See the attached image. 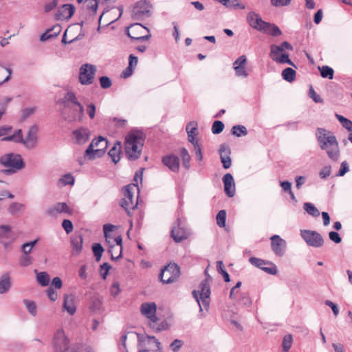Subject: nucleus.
I'll use <instances>...</instances> for the list:
<instances>
[{
	"mask_svg": "<svg viewBox=\"0 0 352 352\" xmlns=\"http://www.w3.org/2000/svg\"><path fill=\"white\" fill-rule=\"evenodd\" d=\"M120 342L126 352H162L161 343L155 337L133 331L124 332Z\"/></svg>",
	"mask_w": 352,
	"mask_h": 352,
	"instance_id": "nucleus-1",
	"label": "nucleus"
},
{
	"mask_svg": "<svg viewBox=\"0 0 352 352\" xmlns=\"http://www.w3.org/2000/svg\"><path fill=\"white\" fill-rule=\"evenodd\" d=\"M316 137L320 149L325 151L331 160L338 162L340 157V151L334 133L324 128H318Z\"/></svg>",
	"mask_w": 352,
	"mask_h": 352,
	"instance_id": "nucleus-2",
	"label": "nucleus"
},
{
	"mask_svg": "<svg viewBox=\"0 0 352 352\" xmlns=\"http://www.w3.org/2000/svg\"><path fill=\"white\" fill-rule=\"evenodd\" d=\"M247 21L250 27L263 34L272 36L282 34V31L276 25L263 21L261 16L255 12L251 11L248 13Z\"/></svg>",
	"mask_w": 352,
	"mask_h": 352,
	"instance_id": "nucleus-3",
	"label": "nucleus"
},
{
	"mask_svg": "<svg viewBox=\"0 0 352 352\" xmlns=\"http://www.w3.org/2000/svg\"><path fill=\"white\" fill-rule=\"evenodd\" d=\"M206 278L203 280L197 289L193 290L192 292V296L195 299L199 307V312L204 309L208 311L210 303V287L209 282L212 278L208 274L207 270H205Z\"/></svg>",
	"mask_w": 352,
	"mask_h": 352,
	"instance_id": "nucleus-4",
	"label": "nucleus"
},
{
	"mask_svg": "<svg viewBox=\"0 0 352 352\" xmlns=\"http://www.w3.org/2000/svg\"><path fill=\"white\" fill-rule=\"evenodd\" d=\"M144 145V139L141 134L136 132L129 133L125 138L124 151L126 157L132 160L140 157L142 146Z\"/></svg>",
	"mask_w": 352,
	"mask_h": 352,
	"instance_id": "nucleus-5",
	"label": "nucleus"
},
{
	"mask_svg": "<svg viewBox=\"0 0 352 352\" xmlns=\"http://www.w3.org/2000/svg\"><path fill=\"white\" fill-rule=\"evenodd\" d=\"M38 127L37 125L32 126L27 133L25 138H23L22 131L16 130L13 135L4 137L3 141H13L17 143L23 144L29 149L34 148L38 141Z\"/></svg>",
	"mask_w": 352,
	"mask_h": 352,
	"instance_id": "nucleus-6",
	"label": "nucleus"
},
{
	"mask_svg": "<svg viewBox=\"0 0 352 352\" xmlns=\"http://www.w3.org/2000/svg\"><path fill=\"white\" fill-rule=\"evenodd\" d=\"M108 146V141L103 137L94 139L85 150L84 157L89 160H94L102 157Z\"/></svg>",
	"mask_w": 352,
	"mask_h": 352,
	"instance_id": "nucleus-7",
	"label": "nucleus"
},
{
	"mask_svg": "<svg viewBox=\"0 0 352 352\" xmlns=\"http://www.w3.org/2000/svg\"><path fill=\"white\" fill-rule=\"evenodd\" d=\"M52 344L56 352H76V346L70 343L62 329H59L55 332Z\"/></svg>",
	"mask_w": 352,
	"mask_h": 352,
	"instance_id": "nucleus-8",
	"label": "nucleus"
},
{
	"mask_svg": "<svg viewBox=\"0 0 352 352\" xmlns=\"http://www.w3.org/2000/svg\"><path fill=\"white\" fill-rule=\"evenodd\" d=\"M0 163L8 169L5 173H14L24 168L25 164L21 156L16 153L5 154L0 157Z\"/></svg>",
	"mask_w": 352,
	"mask_h": 352,
	"instance_id": "nucleus-9",
	"label": "nucleus"
},
{
	"mask_svg": "<svg viewBox=\"0 0 352 352\" xmlns=\"http://www.w3.org/2000/svg\"><path fill=\"white\" fill-rule=\"evenodd\" d=\"M138 190L135 184H129L122 189L124 197L120 201V206L125 209L129 214L131 210H134L138 206V199H134V193Z\"/></svg>",
	"mask_w": 352,
	"mask_h": 352,
	"instance_id": "nucleus-10",
	"label": "nucleus"
},
{
	"mask_svg": "<svg viewBox=\"0 0 352 352\" xmlns=\"http://www.w3.org/2000/svg\"><path fill=\"white\" fill-rule=\"evenodd\" d=\"M108 245V252L113 260L122 257V239L121 236H114L113 234L104 235Z\"/></svg>",
	"mask_w": 352,
	"mask_h": 352,
	"instance_id": "nucleus-11",
	"label": "nucleus"
},
{
	"mask_svg": "<svg viewBox=\"0 0 352 352\" xmlns=\"http://www.w3.org/2000/svg\"><path fill=\"white\" fill-rule=\"evenodd\" d=\"M61 113L63 119L69 123L81 122L84 116V107L79 105L63 107Z\"/></svg>",
	"mask_w": 352,
	"mask_h": 352,
	"instance_id": "nucleus-12",
	"label": "nucleus"
},
{
	"mask_svg": "<svg viewBox=\"0 0 352 352\" xmlns=\"http://www.w3.org/2000/svg\"><path fill=\"white\" fill-rule=\"evenodd\" d=\"M151 4L145 0L137 2L133 8L131 16L135 20H141L151 15Z\"/></svg>",
	"mask_w": 352,
	"mask_h": 352,
	"instance_id": "nucleus-13",
	"label": "nucleus"
},
{
	"mask_svg": "<svg viewBox=\"0 0 352 352\" xmlns=\"http://www.w3.org/2000/svg\"><path fill=\"white\" fill-rule=\"evenodd\" d=\"M300 236L306 243L314 248H320L324 243V239L321 234L316 231L310 230H301Z\"/></svg>",
	"mask_w": 352,
	"mask_h": 352,
	"instance_id": "nucleus-14",
	"label": "nucleus"
},
{
	"mask_svg": "<svg viewBox=\"0 0 352 352\" xmlns=\"http://www.w3.org/2000/svg\"><path fill=\"white\" fill-rule=\"evenodd\" d=\"M179 274V266L175 263H170L162 270L160 278L162 282L168 284L174 282Z\"/></svg>",
	"mask_w": 352,
	"mask_h": 352,
	"instance_id": "nucleus-15",
	"label": "nucleus"
},
{
	"mask_svg": "<svg viewBox=\"0 0 352 352\" xmlns=\"http://www.w3.org/2000/svg\"><path fill=\"white\" fill-rule=\"evenodd\" d=\"M96 72V67L95 65L89 63L82 65L79 72L80 82L84 85L92 84Z\"/></svg>",
	"mask_w": 352,
	"mask_h": 352,
	"instance_id": "nucleus-16",
	"label": "nucleus"
},
{
	"mask_svg": "<svg viewBox=\"0 0 352 352\" xmlns=\"http://www.w3.org/2000/svg\"><path fill=\"white\" fill-rule=\"evenodd\" d=\"M141 314L148 320L151 328H155V323L158 321L156 316L157 306L153 302H144L140 307Z\"/></svg>",
	"mask_w": 352,
	"mask_h": 352,
	"instance_id": "nucleus-17",
	"label": "nucleus"
},
{
	"mask_svg": "<svg viewBox=\"0 0 352 352\" xmlns=\"http://www.w3.org/2000/svg\"><path fill=\"white\" fill-rule=\"evenodd\" d=\"M270 57L276 63L279 64L287 63L296 67L294 63L289 59V54L285 52L280 47L276 45L270 46Z\"/></svg>",
	"mask_w": 352,
	"mask_h": 352,
	"instance_id": "nucleus-18",
	"label": "nucleus"
},
{
	"mask_svg": "<svg viewBox=\"0 0 352 352\" xmlns=\"http://www.w3.org/2000/svg\"><path fill=\"white\" fill-rule=\"evenodd\" d=\"M127 34L131 39L138 41L148 40L151 36L148 28L138 23L130 27Z\"/></svg>",
	"mask_w": 352,
	"mask_h": 352,
	"instance_id": "nucleus-19",
	"label": "nucleus"
},
{
	"mask_svg": "<svg viewBox=\"0 0 352 352\" xmlns=\"http://www.w3.org/2000/svg\"><path fill=\"white\" fill-rule=\"evenodd\" d=\"M190 235V232L186 228L185 223L181 219H177V223L172 228L171 236L173 240L179 243L186 239Z\"/></svg>",
	"mask_w": 352,
	"mask_h": 352,
	"instance_id": "nucleus-20",
	"label": "nucleus"
},
{
	"mask_svg": "<svg viewBox=\"0 0 352 352\" xmlns=\"http://www.w3.org/2000/svg\"><path fill=\"white\" fill-rule=\"evenodd\" d=\"M16 239V236L10 226H0V242L5 248H8Z\"/></svg>",
	"mask_w": 352,
	"mask_h": 352,
	"instance_id": "nucleus-21",
	"label": "nucleus"
},
{
	"mask_svg": "<svg viewBox=\"0 0 352 352\" xmlns=\"http://www.w3.org/2000/svg\"><path fill=\"white\" fill-rule=\"evenodd\" d=\"M270 241L273 252L278 256H283L286 250L287 242L277 234L272 236Z\"/></svg>",
	"mask_w": 352,
	"mask_h": 352,
	"instance_id": "nucleus-22",
	"label": "nucleus"
},
{
	"mask_svg": "<svg viewBox=\"0 0 352 352\" xmlns=\"http://www.w3.org/2000/svg\"><path fill=\"white\" fill-rule=\"evenodd\" d=\"M246 63L247 58L245 55L239 56L234 61L233 69L237 77L245 78L248 76L249 74L245 67Z\"/></svg>",
	"mask_w": 352,
	"mask_h": 352,
	"instance_id": "nucleus-23",
	"label": "nucleus"
},
{
	"mask_svg": "<svg viewBox=\"0 0 352 352\" xmlns=\"http://www.w3.org/2000/svg\"><path fill=\"white\" fill-rule=\"evenodd\" d=\"M90 131L87 127H80L72 132V138L77 144H84L89 139Z\"/></svg>",
	"mask_w": 352,
	"mask_h": 352,
	"instance_id": "nucleus-24",
	"label": "nucleus"
},
{
	"mask_svg": "<svg viewBox=\"0 0 352 352\" xmlns=\"http://www.w3.org/2000/svg\"><path fill=\"white\" fill-rule=\"evenodd\" d=\"M72 210L65 202H58L49 207L46 213L50 217H57L61 213L71 214Z\"/></svg>",
	"mask_w": 352,
	"mask_h": 352,
	"instance_id": "nucleus-25",
	"label": "nucleus"
},
{
	"mask_svg": "<svg viewBox=\"0 0 352 352\" xmlns=\"http://www.w3.org/2000/svg\"><path fill=\"white\" fill-rule=\"evenodd\" d=\"M223 183L224 185V191L228 197H232L236 193L235 183L233 176L230 173H226L223 177Z\"/></svg>",
	"mask_w": 352,
	"mask_h": 352,
	"instance_id": "nucleus-26",
	"label": "nucleus"
},
{
	"mask_svg": "<svg viewBox=\"0 0 352 352\" xmlns=\"http://www.w3.org/2000/svg\"><path fill=\"white\" fill-rule=\"evenodd\" d=\"M162 163L171 171L177 173L179 170V159L175 155H168L162 157Z\"/></svg>",
	"mask_w": 352,
	"mask_h": 352,
	"instance_id": "nucleus-27",
	"label": "nucleus"
},
{
	"mask_svg": "<svg viewBox=\"0 0 352 352\" xmlns=\"http://www.w3.org/2000/svg\"><path fill=\"white\" fill-rule=\"evenodd\" d=\"M75 11L74 7L71 4H65L58 8L56 13L58 20H66L70 19Z\"/></svg>",
	"mask_w": 352,
	"mask_h": 352,
	"instance_id": "nucleus-28",
	"label": "nucleus"
},
{
	"mask_svg": "<svg viewBox=\"0 0 352 352\" xmlns=\"http://www.w3.org/2000/svg\"><path fill=\"white\" fill-rule=\"evenodd\" d=\"M219 155L223 167L225 169H228L232 165L230 149L228 146L222 144L219 148Z\"/></svg>",
	"mask_w": 352,
	"mask_h": 352,
	"instance_id": "nucleus-29",
	"label": "nucleus"
},
{
	"mask_svg": "<svg viewBox=\"0 0 352 352\" xmlns=\"http://www.w3.org/2000/svg\"><path fill=\"white\" fill-rule=\"evenodd\" d=\"M249 261L252 265L261 269L262 270L270 274H276L277 273V269L276 266H274L273 267H264V265L267 264V262H266L263 259L258 258L256 257H250L249 258Z\"/></svg>",
	"mask_w": 352,
	"mask_h": 352,
	"instance_id": "nucleus-30",
	"label": "nucleus"
},
{
	"mask_svg": "<svg viewBox=\"0 0 352 352\" xmlns=\"http://www.w3.org/2000/svg\"><path fill=\"white\" fill-rule=\"evenodd\" d=\"M63 310L67 311L70 316H73L76 313V307L74 297L72 295L66 294L64 296Z\"/></svg>",
	"mask_w": 352,
	"mask_h": 352,
	"instance_id": "nucleus-31",
	"label": "nucleus"
},
{
	"mask_svg": "<svg viewBox=\"0 0 352 352\" xmlns=\"http://www.w3.org/2000/svg\"><path fill=\"white\" fill-rule=\"evenodd\" d=\"M63 107H72L73 106H82L78 101L74 92H67L63 99Z\"/></svg>",
	"mask_w": 352,
	"mask_h": 352,
	"instance_id": "nucleus-32",
	"label": "nucleus"
},
{
	"mask_svg": "<svg viewBox=\"0 0 352 352\" xmlns=\"http://www.w3.org/2000/svg\"><path fill=\"white\" fill-rule=\"evenodd\" d=\"M75 178L72 173H66L62 175L56 182V186L62 188L66 186H72L74 184Z\"/></svg>",
	"mask_w": 352,
	"mask_h": 352,
	"instance_id": "nucleus-33",
	"label": "nucleus"
},
{
	"mask_svg": "<svg viewBox=\"0 0 352 352\" xmlns=\"http://www.w3.org/2000/svg\"><path fill=\"white\" fill-rule=\"evenodd\" d=\"M231 299L234 301L235 304L243 307H249L252 304L251 299L246 292H239V294L237 295L236 298Z\"/></svg>",
	"mask_w": 352,
	"mask_h": 352,
	"instance_id": "nucleus-34",
	"label": "nucleus"
},
{
	"mask_svg": "<svg viewBox=\"0 0 352 352\" xmlns=\"http://www.w3.org/2000/svg\"><path fill=\"white\" fill-rule=\"evenodd\" d=\"M25 210V205L19 202H12L8 208V212L12 216H19Z\"/></svg>",
	"mask_w": 352,
	"mask_h": 352,
	"instance_id": "nucleus-35",
	"label": "nucleus"
},
{
	"mask_svg": "<svg viewBox=\"0 0 352 352\" xmlns=\"http://www.w3.org/2000/svg\"><path fill=\"white\" fill-rule=\"evenodd\" d=\"M11 287V278L8 274L0 277V294L7 293Z\"/></svg>",
	"mask_w": 352,
	"mask_h": 352,
	"instance_id": "nucleus-36",
	"label": "nucleus"
},
{
	"mask_svg": "<svg viewBox=\"0 0 352 352\" xmlns=\"http://www.w3.org/2000/svg\"><path fill=\"white\" fill-rule=\"evenodd\" d=\"M121 148V143L118 142L115 143L109 151V155L115 164L118 163L120 160Z\"/></svg>",
	"mask_w": 352,
	"mask_h": 352,
	"instance_id": "nucleus-37",
	"label": "nucleus"
},
{
	"mask_svg": "<svg viewBox=\"0 0 352 352\" xmlns=\"http://www.w3.org/2000/svg\"><path fill=\"white\" fill-rule=\"evenodd\" d=\"M83 239L78 235L72 238L71 244L74 254H78L82 249Z\"/></svg>",
	"mask_w": 352,
	"mask_h": 352,
	"instance_id": "nucleus-38",
	"label": "nucleus"
},
{
	"mask_svg": "<svg viewBox=\"0 0 352 352\" xmlns=\"http://www.w3.org/2000/svg\"><path fill=\"white\" fill-rule=\"evenodd\" d=\"M85 8L88 12L91 14H96L98 5L99 0H83Z\"/></svg>",
	"mask_w": 352,
	"mask_h": 352,
	"instance_id": "nucleus-39",
	"label": "nucleus"
},
{
	"mask_svg": "<svg viewBox=\"0 0 352 352\" xmlns=\"http://www.w3.org/2000/svg\"><path fill=\"white\" fill-rule=\"evenodd\" d=\"M12 75V69L10 68L0 66V85L8 82Z\"/></svg>",
	"mask_w": 352,
	"mask_h": 352,
	"instance_id": "nucleus-40",
	"label": "nucleus"
},
{
	"mask_svg": "<svg viewBox=\"0 0 352 352\" xmlns=\"http://www.w3.org/2000/svg\"><path fill=\"white\" fill-rule=\"evenodd\" d=\"M281 75L285 80L292 82L294 81L296 78V72L292 68L287 67L283 70Z\"/></svg>",
	"mask_w": 352,
	"mask_h": 352,
	"instance_id": "nucleus-41",
	"label": "nucleus"
},
{
	"mask_svg": "<svg viewBox=\"0 0 352 352\" xmlns=\"http://www.w3.org/2000/svg\"><path fill=\"white\" fill-rule=\"evenodd\" d=\"M303 209L309 215L317 217L320 215L318 209L311 203L305 202L303 204Z\"/></svg>",
	"mask_w": 352,
	"mask_h": 352,
	"instance_id": "nucleus-42",
	"label": "nucleus"
},
{
	"mask_svg": "<svg viewBox=\"0 0 352 352\" xmlns=\"http://www.w3.org/2000/svg\"><path fill=\"white\" fill-rule=\"evenodd\" d=\"M180 155L182 160L183 166L186 169H189L190 166V155L188 150L185 148H182L180 150Z\"/></svg>",
	"mask_w": 352,
	"mask_h": 352,
	"instance_id": "nucleus-43",
	"label": "nucleus"
},
{
	"mask_svg": "<svg viewBox=\"0 0 352 352\" xmlns=\"http://www.w3.org/2000/svg\"><path fill=\"white\" fill-rule=\"evenodd\" d=\"M102 300L100 298L94 296L91 298L89 309L92 312L96 313L102 309Z\"/></svg>",
	"mask_w": 352,
	"mask_h": 352,
	"instance_id": "nucleus-44",
	"label": "nucleus"
},
{
	"mask_svg": "<svg viewBox=\"0 0 352 352\" xmlns=\"http://www.w3.org/2000/svg\"><path fill=\"white\" fill-rule=\"evenodd\" d=\"M50 280V276L45 272H41L36 274V280L41 286L45 287L48 285Z\"/></svg>",
	"mask_w": 352,
	"mask_h": 352,
	"instance_id": "nucleus-45",
	"label": "nucleus"
},
{
	"mask_svg": "<svg viewBox=\"0 0 352 352\" xmlns=\"http://www.w3.org/2000/svg\"><path fill=\"white\" fill-rule=\"evenodd\" d=\"M92 251L96 261H100L104 252V248L100 243H94Z\"/></svg>",
	"mask_w": 352,
	"mask_h": 352,
	"instance_id": "nucleus-46",
	"label": "nucleus"
},
{
	"mask_svg": "<svg viewBox=\"0 0 352 352\" xmlns=\"http://www.w3.org/2000/svg\"><path fill=\"white\" fill-rule=\"evenodd\" d=\"M232 133L236 137H241L248 134L245 126L243 125H235L232 128Z\"/></svg>",
	"mask_w": 352,
	"mask_h": 352,
	"instance_id": "nucleus-47",
	"label": "nucleus"
},
{
	"mask_svg": "<svg viewBox=\"0 0 352 352\" xmlns=\"http://www.w3.org/2000/svg\"><path fill=\"white\" fill-rule=\"evenodd\" d=\"M23 304L25 305L28 311L33 316H35L37 314V309L36 304L34 301L25 299L23 300Z\"/></svg>",
	"mask_w": 352,
	"mask_h": 352,
	"instance_id": "nucleus-48",
	"label": "nucleus"
},
{
	"mask_svg": "<svg viewBox=\"0 0 352 352\" xmlns=\"http://www.w3.org/2000/svg\"><path fill=\"white\" fill-rule=\"evenodd\" d=\"M217 224L220 228L226 227V212L224 210H220L216 217Z\"/></svg>",
	"mask_w": 352,
	"mask_h": 352,
	"instance_id": "nucleus-49",
	"label": "nucleus"
},
{
	"mask_svg": "<svg viewBox=\"0 0 352 352\" xmlns=\"http://www.w3.org/2000/svg\"><path fill=\"white\" fill-rule=\"evenodd\" d=\"M293 342V338L292 334L285 335L283 338L282 342L283 350L285 352H287L292 347Z\"/></svg>",
	"mask_w": 352,
	"mask_h": 352,
	"instance_id": "nucleus-50",
	"label": "nucleus"
},
{
	"mask_svg": "<svg viewBox=\"0 0 352 352\" xmlns=\"http://www.w3.org/2000/svg\"><path fill=\"white\" fill-rule=\"evenodd\" d=\"M320 74L322 78H328L331 80L333 78V69L329 66H322L319 67Z\"/></svg>",
	"mask_w": 352,
	"mask_h": 352,
	"instance_id": "nucleus-51",
	"label": "nucleus"
},
{
	"mask_svg": "<svg viewBox=\"0 0 352 352\" xmlns=\"http://www.w3.org/2000/svg\"><path fill=\"white\" fill-rule=\"evenodd\" d=\"M32 263V258L30 255L23 253L19 258V264L23 267H27Z\"/></svg>",
	"mask_w": 352,
	"mask_h": 352,
	"instance_id": "nucleus-52",
	"label": "nucleus"
},
{
	"mask_svg": "<svg viewBox=\"0 0 352 352\" xmlns=\"http://www.w3.org/2000/svg\"><path fill=\"white\" fill-rule=\"evenodd\" d=\"M224 129V124L219 120H216L213 122L212 126V132L214 134H219L223 131Z\"/></svg>",
	"mask_w": 352,
	"mask_h": 352,
	"instance_id": "nucleus-53",
	"label": "nucleus"
},
{
	"mask_svg": "<svg viewBox=\"0 0 352 352\" xmlns=\"http://www.w3.org/2000/svg\"><path fill=\"white\" fill-rule=\"evenodd\" d=\"M197 123L195 121L190 122L186 127V131L188 135H197Z\"/></svg>",
	"mask_w": 352,
	"mask_h": 352,
	"instance_id": "nucleus-54",
	"label": "nucleus"
},
{
	"mask_svg": "<svg viewBox=\"0 0 352 352\" xmlns=\"http://www.w3.org/2000/svg\"><path fill=\"white\" fill-rule=\"evenodd\" d=\"M194 152L195 155V157L197 161L201 162L203 160V154H202V146L201 144H195V146H193Z\"/></svg>",
	"mask_w": 352,
	"mask_h": 352,
	"instance_id": "nucleus-55",
	"label": "nucleus"
},
{
	"mask_svg": "<svg viewBox=\"0 0 352 352\" xmlns=\"http://www.w3.org/2000/svg\"><path fill=\"white\" fill-rule=\"evenodd\" d=\"M96 107L94 104L89 103L86 105V112L90 119H94L96 115Z\"/></svg>",
	"mask_w": 352,
	"mask_h": 352,
	"instance_id": "nucleus-56",
	"label": "nucleus"
},
{
	"mask_svg": "<svg viewBox=\"0 0 352 352\" xmlns=\"http://www.w3.org/2000/svg\"><path fill=\"white\" fill-rule=\"evenodd\" d=\"M100 87L102 89H108L109 88L111 85V80L108 76H102L99 78Z\"/></svg>",
	"mask_w": 352,
	"mask_h": 352,
	"instance_id": "nucleus-57",
	"label": "nucleus"
},
{
	"mask_svg": "<svg viewBox=\"0 0 352 352\" xmlns=\"http://www.w3.org/2000/svg\"><path fill=\"white\" fill-rule=\"evenodd\" d=\"M349 171V165L346 161H344L341 163L340 170H339L338 173L336 174V176L337 177H342Z\"/></svg>",
	"mask_w": 352,
	"mask_h": 352,
	"instance_id": "nucleus-58",
	"label": "nucleus"
},
{
	"mask_svg": "<svg viewBox=\"0 0 352 352\" xmlns=\"http://www.w3.org/2000/svg\"><path fill=\"white\" fill-rule=\"evenodd\" d=\"M331 173V166H324L319 173V176L321 179L327 178Z\"/></svg>",
	"mask_w": 352,
	"mask_h": 352,
	"instance_id": "nucleus-59",
	"label": "nucleus"
},
{
	"mask_svg": "<svg viewBox=\"0 0 352 352\" xmlns=\"http://www.w3.org/2000/svg\"><path fill=\"white\" fill-rule=\"evenodd\" d=\"M62 226L67 234H69L73 231L74 226L72 222L69 219H64L62 222Z\"/></svg>",
	"mask_w": 352,
	"mask_h": 352,
	"instance_id": "nucleus-60",
	"label": "nucleus"
},
{
	"mask_svg": "<svg viewBox=\"0 0 352 352\" xmlns=\"http://www.w3.org/2000/svg\"><path fill=\"white\" fill-rule=\"evenodd\" d=\"M292 0H270L271 4L274 7L287 6L291 3Z\"/></svg>",
	"mask_w": 352,
	"mask_h": 352,
	"instance_id": "nucleus-61",
	"label": "nucleus"
},
{
	"mask_svg": "<svg viewBox=\"0 0 352 352\" xmlns=\"http://www.w3.org/2000/svg\"><path fill=\"white\" fill-rule=\"evenodd\" d=\"M36 109L33 107L25 108L21 111V120H24L32 115Z\"/></svg>",
	"mask_w": 352,
	"mask_h": 352,
	"instance_id": "nucleus-62",
	"label": "nucleus"
},
{
	"mask_svg": "<svg viewBox=\"0 0 352 352\" xmlns=\"http://www.w3.org/2000/svg\"><path fill=\"white\" fill-rule=\"evenodd\" d=\"M241 286V282L238 281L236 283V284L235 285V286L231 289L230 293V298H235L237 297V295L239 294V292H241L239 290V288Z\"/></svg>",
	"mask_w": 352,
	"mask_h": 352,
	"instance_id": "nucleus-63",
	"label": "nucleus"
},
{
	"mask_svg": "<svg viewBox=\"0 0 352 352\" xmlns=\"http://www.w3.org/2000/svg\"><path fill=\"white\" fill-rule=\"evenodd\" d=\"M183 345V342L180 340H175L170 345V349L173 352H177Z\"/></svg>",
	"mask_w": 352,
	"mask_h": 352,
	"instance_id": "nucleus-64",
	"label": "nucleus"
}]
</instances>
